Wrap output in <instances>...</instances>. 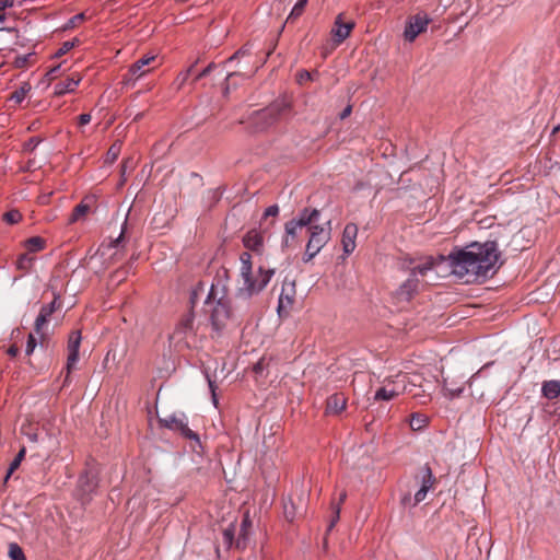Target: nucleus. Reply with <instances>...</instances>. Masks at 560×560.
Here are the masks:
<instances>
[{
	"label": "nucleus",
	"instance_id": "obj_46",
	"mask_svg": "<svg viewBox=\"0 0 560 560\" xmlns=\"http://www.w3.org/2000/svg\"><path fill=\"white\" fill-rule=\"evenodd\" d=\"M279 213V207L277 205L269 206L265 210V217H276Z\"/></svg>",
	"mask_w": 560,
	"mask_h": 560
},
{
	"label": "nucleus",
	"instance_id": "obj_42",
	"mask_svg": "<svg viewBox=\"0 0 560 560\" xmlns=\"http://www.w3.org/2000/svg\"><path fill=\"white\" fill-rule=\"evenodd\" d=\"M207 380H208V385H209V389L211 392V396H212V402L214 405V407L218 406V397H217V385L210 378V376L207 374Z\"/></svg>",
	"mask_w": 560,
	"mask_h": 560
},
{
	"label": "nucleus",
	"instance_id": "obj_39",
	"mask_svg": "<svg viewBox=\"0 0 560 560\" xmlns=\"http://www.w3.org/2000/svg\"><path fill=\"white\" fill-rule=\"evenodd\" d=\"M250 54V46L249 45H245L243 46L242 48H240L236 52H234V55H232L228 60L226 62L230 63L232 62L233 60L235 59H238V58H242V57H245L247 55Z\"/></svg>",
	"mask_w": 560,
	"mask_h": 560
},
{
	"label": "nucleus",
	"instance_id": "obj_3",
	"mask_svg": "<svg viewBox=\"0 0 560 560\" xmlns=\"http://www.w3.org/2000/svg\"><path fill=\"white\" fill-rule=\"evenodd\" d=\"M240 276L243 280V285L237 290V298L247 300L254 294L262 291L270 282L275 275L273 269H258L256 277L253 275L252 255L248 252H244L240 255Z\"/></svg>",
	"mask_w": 560,
	"mask_h": 560
},
{
	"label": "nucleus",
	"instance_id": "obj_55",
	"mask_svg": "<svg viewBox=\"0 0 560 560\" xmlns=\"http://www.w3.org/2000/svg\"><path fill=\"white\" fill-rule=\"evenodd\" d=\"M19 353V348L16 346H11L9 349H8V354L10 357H15L16 354Z\"/></svg>",
	"mask_w": 560,
	"mask_h": 560
},
{
	"label": "nucleus",
	"instance_id": "obj_51",
	"mask_svg": "<svg viewBox=\"0 0 560 560\" xmlns=\"http://www.w3.org/2000/svg\"><path fill=\"white\" fill-rule=\"evenodd\" d=\"M306 80H311V73L307 72V71L300 72L299 75H298V81L300 83H302V82H304Z\"/></svg>",
	"mask_w": 560,
	"mask_h": 560
},
{
	"label": "nucleus",
	"instance_id": "obj_44",
	"mask_svg": "<svg viewBox=\"0 0 560 560\" xmlns=\"http://www.w3.org/2000/svg\"><path fill=\"white\" fill-rule=\"evenodd\" d=\"M346 498H347V492L342 491L340 493V495H339L338 502L337 503H332V508H337V518H339L341 504L345 502Z\"/></svg>",
	"mask_w": 560,
	"mask_h": 560
},
{
	"label": "nucleus",
	"instance_id": "obj_13",
	"mask_svg": "<svg viewBox=\"0 0 560 560\" xmlns=\"http://www.w3.org/2000/svg\"><path fill=\"white\" fill-rule=\"evenodd\" d=\"M419 279L409 275L408 279L397 289L396 298L400 302H409L417 293Z\"/></svg>",
	"mask_w": 560,
	"mask_h": 560
},
{
	"label": "nucleus",
	"instance_id": "obj_7",
	"mask_svg": "<svg viewBox=\"0 0 560 560\" xmlns=\"http://www.w3.org/2000/svg\"><path fill=\"white\" fill-rule=\"evenodd\" d=\"M431 23L430 16L424 12H419L410 16L405 25L404 37L407 42L412 43L417 36L427 31Z\"/></svg>",
	"mask_w": 560,
	"mask_h": 560
},
{
	"label": "nucleus",
	"instance_id": "obj_12",
	"mask_svg": "<svg viewBox=\"0 0 560 560\" xmlns=\"http://www.w3.org/2000/svg\"><path fill=\"white\" fill-rule=\"evenodd\" d=\"M81 332L79 330L72 331L68 339V359L67 370L70 372L79 361V348L81 343Z\"/></svg>",
	"mask_w": 560,
	"mask_h": 560
},
{
	"label": "nucleus",
	"instance_id": "obj_22",
	"mask_svg": "<svg viewBox=\"0 0 560 560\" xmlns=\"http://www.w3.org/2000/svg\"><path fill=\"white\" fill-rule=\"evenodd\" d=\"M55 310L56 299L51 303L42 306L39 314L37 315L35 320L36 332H40L42 328L47 324L49 317L55 312Z\"/></svg>",
	"mask_w": 560,
	"mask_h": 560
},
{
	"label": "nucleus",
	"instance_id": "obj_16",
	"mask_svg": "<svg viewBox=\"0 0 560 560\" xmlns=\"http://www.w3.org/2000/svg\"><path fill=\"white\" fill-rule=\"evenodd\" d=\"M252 520L248 512H245L241 522V527L238 532V537L236 540V547L237 548H246L250 535H252Z\"/></svg>",
	"mask_w": 560,
	"mask_h": 560
},
{
	"label": "nucleus",
	"instance_id": "obj_11",
	"mask_svg": "<svg viewBox=\"0 0 560 560\" xmlns=\"http://www.w3.org/2000/svg\"><path fill=\"white\" fill-rule=\"evenodd\" d=\"M387 380L395 389V393H397V397L406 393L412 394L415 397L419 396L417 392H413L417 386L410 381L408 374L398 373L394 377H389Z\"/></svg>",
	"mask_w": 560,
	"mask_h": 560
},
{
	"label": "nucleus",
	"instance_id": "obj_27",
	"mask_svg": "<svg viewBox=\"0 0 560 560\" xmlns=\"http://www.w3.org/2000/svg\"><path fill=\"white\" fill-rule=\"evenodd\" d=\"M46 242L40 236H33L24 242L25 248L31 253H37L45 248Z\"/></svg>",
	"mask_w": 560,
	"mask_h": 560
},
{
	"label": "nucleus",
	"instance_id": "obj_31",
	"mask_svg": "<svg viewBox=\"0 0 560 560\" xmlns=\"http://www.w3.org/2000/svg\"><path fill=\"white\" fill-rule=\"evenodd\" d=\"M308 0H298L294 7L292 8L289 16L287 18V22H290L294 19L301 16L304 12V9L307 4Z\"/></svg>",
	"mask_w": 560,
	"mask_h": 560
},
{
	"label": "nucleus",
	"instance_id": "obj_19",
	"mask_svg": "<svg viewBox=\"0 0 560 560\" xmlns=\"http://www.w3.org/2000/svg\"><path fill=\"white\" fill-rule=\"evenodd\" d=\"M94 203L93 197H85L82 199V201L77 205L72 211V214L69 218V223L78 222L79 220L83 219L91 210L92 206Z\"/></svg>",
	"mask_w": 560,
	"mask_h": 560
},
{
	"label": "nucleus",
	"instance_id": "obj_61",
	"mask_svg": "<svg viewBox=\"0 0 560 560\" xmlns=\"http://www.w3.org/2000/svg\"><path fill=\"white\" fill-rule=\"evenodd\" d=\"M228 277V271L224 269L222 270V278H226Z\"/></svg>",
	"mask_w": 560,
	"mask_h": 560
},
{
	"label": "nucleus",
	"instance_id": "obj_35",
	"mask_svg": "<svg viewBox=\"0 0 560 560\" xmlns=\"http://www.w3.org/2000/svg\"><path fill=\"white\" fill-rule=\"evenodd\" d=\"M292 303L293 298L291 295L281 293L278 302V313L281 314V312L289 308Z\"/></svg>",
	"mask_w": 560,
	"mask_h": 560
},
{
	"label": "nucleus",
	"instance_id": "obj_54",
	"mask_svg": "<svg viewBox=\"0 0 560 560\" xmlns=\"http://www.w3.org/2000/svg\"><path fill=\"white\" fill-rule=\"evenodd\" d=\"M128 167H132V161L126 160L121 166V176H125V173L127 172Z\"/></svg>",
	"mask_w": 560,
	"mask_h": 560
},
{
	"label": "nucleus",
	"instance_id": "obj_64",
	"mask_svg": "<svg viewBox=\"0 0 560 560\" xmlns=\"http://www.w3.org/2000/svg\"><path fill=\"white\" fill-rule=\"evenodd\" d=\"M235 73H229L226 79H230L231 77H233Z\"/></svg>",
	"mask_w": 560,
	"mask_h": 560
},
{
	"label": "nucleus",
	"instance_id": "obj_6",
	"mask_svg": "<svg viewBox=\"0 0 560 560\" xmlns=\"http://www.w3.org/2000/svg\"><path fill=\"white\" fill-rule=\"evenodd\" d=\"M288 110L289 104L287 101H277L270 106L257 112L255 115V122L260 125V129H265L277 121V119Z\"/></svg>",
	"mask_w": 560,
	"mask_h": 560
},
{
	"label": "nucleus",
	"instance_id": "obj_10",
	"mask_svg": "<svg viewBox=\"0 0 560 560\" xmlns=\"http://www.w3.org/2000/svg\"><path fill=\"white\" fill-rule=\"evenodd\" d=\"M354 27V22H343L342 14L337 15L334 27L331 28V37L332 42L336 45H340L343 43L350 35L351 31Z\"/></svg>",
	"mask_w": 560,
	"mask_h": 560
},
{
	"label": "nucleus",
	"instance_id": "obj_34",
	"mask_svg": "<svg viewBox=\"0 0 560 560\" xmlns=\"http://www.w3.org/2000/svg\"><path fill=\"white\" fill-rule=\"evenodd\" d=\"M283 508H284V516H285V518L289 522L294 521V518L298 515V512H296L294 503L291 500H289V501L284 502Z\"/></svg>",
	"mask_w": 560,
	"mask_h": 560
},
{
	"label": "nucleus",
	"instance_id": "obj_32",
	"mask_svg": "<svg viewBox=\"0 0 560 560\" xmlns=\"http://www.w3.org/2000/svg\"><path fill=\"white\" fill-rule=\"evenodd\" d=\"M9 557L11 560H26L22 548L16 542L9 545Z\"/></svg>",
	"mask_w": 560,
	"mask_h": 560
},
{
	"label": "nucleus",
	"instance_id": "obj_29",
	"mask_svg": "<svg viewBox=\"0 0 560 560\" xmlns=\"http://www.w3.org/2000/svg\"><path fill=\"white\" fill-rule=\"evenodd\" d=\"M25 453H26L25 447H23L16 454V456L14 457V459L11 462V464L9 466L4 481H8L9 478L11 477V475L20 467V465L25 456Z\"/></svg>",
	"mask_w": 560,
	"mask_h": 560
},
{
	"label": "nucleus",
	"instance_id": "obj_15",
	"mask_svg": "<svg viewBox=\"0 0 560 560\" xmlns=\"http://www.w3.org/2000/svg\"><path fill=\"white\" fill-rule=\"evenodd\" d=\"M447 260L444 256L440 255L436 258L428 257L422 264L417 265L410 271L411 276L419 278V276L424 277L429 271L433 270L439 264Z\"/></svg>",
	"mask_w": 560,
	"mask_h": 560
},
{
	"label": "nucleus",
	"instance_id": "obj_57",
	"mask_svg": "<svg viewBox=\"0 0 560 560\" xmlns=\"http://www.w3.org/2000/svg\"><path fill=\"white\" fill-rule=\"evenodd\" d=\"M122 235H124V231H121V233L119 234V236H118L116 240H114V241L110 243V245H112L113 247H117V246H118V244H119V243L121 242V240H122Z\"/></svg>",
	"mask_w": 560,
	"mask_h": 560
},
{
	"label": "nucleus",
	"instance_id": "obj_53",
	"mask_svg": "<svg viewBox=\"0 0 560 560\" xmlns=\"http://www.w3.org/2000/svg\"><path fill=\"white\" fill-rule=\"evenodd\" d=\"M128 167H132V161L126 160L121 166V176H125V173L127 172Z\"/></svg>",
	"mask_w": 560,
	"mask_h": 560
},
{
	"label": "nucleus",
	"instance_id": "obj_5",
	"mask_svg": "<svg viewBox=\"0 0 560 560\" xmlns=\"http://www.w3.org/2000/svg\"><path fill=\"white\" fill-rule=\"evenodd\" d=\"M331 221L327 220L324 223L314 221L307 226L308 240L305 245V253L303 261L308 262L316 257L317 254L325 247L331 238Z\"/></svg>",
	"mask_w": 560,
	"mask_h": 560
},
{
	"label": "nucleus",
	"instance_id": "obj_28",
	"mask_svg": "<svg viewBox=\"0 0 560 560\" xmlns=\"http://www.w3.org/2000/svg\"><path fill=\"white\" fill-rule=\"evenodd\" d=\"M443 392L445 397H447L448 399H454L462 395V393L464 392V387L463 385L453 386V384H450L447 380H444Z\"/></svg>",
	"mask_w": 560,
	"mask_h": 560
},
{
	"label": "nucleus",
	"instance_id": "obj_58",
	"mask_svg": "<svg viewBox=\"0 0 560 560\" xmlns=\"http://www.w3.org/2000/svg\"><path fill=\"white\" fill-rule=\"evenodd\" d=\"M334 510H335V516H334V518L331 520V522H330V524L328 526V530H330L335 526L337 521L339 520V518H337V508H334Z\"/></svg>",
	"mask_w": 560,
	"mask_h": 560
},
{
	"label": "nucleus",
	"instance_id": "obj_14",
	"mask_svg": "<svg viewBox=\"0 0 560 560\" xmlns=\"http://www.w3.org/2000/svg\"><path fill=\"white\" fill-rule=\"evenodd\" d=\"M358 235V226L354 223H348L342 232L341 244L346 256L352 254L355 249V240Z\"/></svg>",
	"mask_w": 560,
	"mask_h": 560
},
{
	"label": "nucleus",
	"instance_id": "obj_60",
	"mask_svg": "<svg viewBox=\"0 0 560 560\" xmlns=\"http://www.w3.org/2000/svg\"><path fill=\"white\" fill-rule=\"evenodd\" d=\"M142 117H143V113H138V114L135 116L133 120H135V121H137V120L141 119Z\"/></svg>",
	"mask_w": 560,
	"mask_h": 560
},
{
	"label": "nucleus",
	"instance_id": "obj_1",
	"mask_svg": "<svg viewBox=\"0 0 560 560\" xmlns=\"http://www.w3.org/2000/svg\"><path fill=\"white\" fill-rule=\"evenodd\" d=\"M499 252L494 242L455 247L447 256L452 275L466 283L482 282L494 275Z\"/></svg>",
	"mask_w": 560,
	"mask_h": 560
},
{
	"label": "nucleus",
	"instance_id": "obj_4",
	"mask_svg": "<svg viewBox=\"0 0 560 560\" xmlns=\"http://www.w3.org/2000/svg\"><path fill=\"white\" fill-rule=\"evenodd\" d=\"M320 211L316 208H303L294 218L284 223V232L281 240L282 252L295 249L301 244L302 230L314 221H319Z\"/></svg>",
	"mask_w": 560,
	"mask_h": 560
},
{
	"label": "nucleus",
	"instance_id": "obj_25",
	"mask_svg": "<svg viewBox=\"0 0 560 560\" xmlns=\"http://www.w3.org/2000/svg\"><path fill=\"white\" fill-rule=\"evenodd\" d=\"M427 472H428V478L423 479V482H422L420 489L415 493V504L422 502L425 499L428 491L432 487L433 481H432L431 470L428 469Z\"/></svg>",
	"mask_w": 560,
	"mask_h": 560
},
{
	"label": "nucleus",
	"instance_id": "obj_21",
	"mask_svg": "<svg viewBox=\"0 0 560 560\" xmlns=\"http://www.w3.org/2000/svg\"><path fill=\"white\" fill-rule=\"evenodd\" d=\"M346 405L347 399L342 394L331 395L326 402V413L338 415L346 408Z\"/></svg>",
	"mask_w": 560,
	"mask_h": 560
},
{
	"label": "nucleus",
	"instance_id": "obj_24",
	"mask_svg": "<svg viewBox=\"0 0 560 560\" xmlns=\"http://www.w3.org/2000/svg\"><path fill=\"white\" fill-rule=\"evenodd\" d=\"M541 394L545 398L552 400L560 396V381H546L541 385Z\"/></svg>",
	"mask_w": 560,
	"mask_h": 560
},
{
	"label": "nucleus",
	"instance_id": "obj_18",
	"mask_svg": "<svg viewBox=\"0 0 560 560\" xmlns=\"http://www.w3.org/2000/svg\"><path fill=\"white\" fill-rule=\"evenodd\" d=\"M155 59V56H145L140 59H138L136 62H133L128 71L129 78L126 79V81L130 80H138L141 77H143L148 70H144V67L148 66L151 61Z\"/></svg>",
	"mask_w": 560,
	"mask_h": 560
},
{
	"label": "nucleus",
	"instance_id": "obj_23",
	"mask_svg": "<svg viewBox=\"0 0 560 560\" xmlns=\"http://www.w3.org/2000/svg\"><path fill=\"white\" fill-rule=\"evenodd\" d=\"M396 397L397 393H395V389L393 388L387 378L383 382V385L374 394L375 401H389Z\"/></svg>",
	"mask_w": 560,
	"mask_h": 560
},
{
	"label": "nucleus",
	"instance_id": "obj_2",
	"mask_svg": "<svg viewBox=\"0 0 560 560\" xmlns=\"http://www.w3.org/2000/svg\"><path fill=\"white\" fill-rule=\"evenodd\" d=\"M203 312L209 316L212 328L215 331L219 332L226 326L231 316V310L228 289L221 276L210 287L205 301Z\"/></svg>",
	"mask_w": 560,
	"mask_h": 560
},
{
	"label": "nucleus",
	"instance_id": "obj_50",
	"mask_svg": "<svg viewBox=\"0 0 560 560\" xmlns=\"http://www.w3.org/2000/svg\"><path fill=\"white\" fill-rule=\"evenodd\" d=\"M214 65L213 63H210L208 67H206L196 78V80H199L206 75H208L211 70L213 69Z\"/></svg>",
	"mask_w": 560,
	"mask_h": 560
},
{
	"label": "nucleus",
	"instance_id": "obj_9",
	"mask_svg": "<svg viewBox=\"0 0 560 560\" xmlns=\"http://www.w3.org/2000/svg\"><path fill=\"white\" fill-rule=\"evenodd\" d=\"M194 337V316L188 315L177 325L172 335V339L176 345L190 348L192 346Z\"/></svg>",
	"mask_w": 560,
	"mask_h": 560
},
{
	"label": "nucleus",
	"instance_id": "obj_20",
	"mask_svg": "<svg viewBox=\"0 0 560 560\" xmlns=\"http://www.w3.org/2000/svg\"><path fill=\"white\" fill-rule=\"evenodd\" d=\"M243 244L247 249L259 253L262 249L264 237L256 230H252L244 235Z\"/></svg>",
	"mask_w": 560,
	"mask_h": 560
},
{
	"label": "nucleus",
	"instance_id": "obj_17",
	"mask_svg": "<svg viewBox=\"0 0 560 560\" xmlns=\"http://www.w3.org/2000/svg\"><path fill=\"white\" fill-rule=\"evenodd\" d=\"M81 80L82 78L80 75H73L56 83L54 86V94L56 96H62L68 93H73L79 86Z\"/></svg>",
	"mask_w": 560,
	"mask_h": 560
},
{
	"label": "nucleus",
	"instance_id": "obj_63",
	"mask_svg": "<svg viewBox=\"0 0 560 560\" xmlns=\"http://www.w3.org/2000/svg\"><path fill=\"white\" fill-rule=\"evenodd\" d=\"M5 21V16L3 14H0V22H4Z\"/></svg>",
	"mask_w": 560,
	"mask_h": 560
},
{
	"label": "nucleus",
	"instance_id": "obj_38",
	"mask_svg": "<svg viewBox=\"0 0 560 560\" xmlns=\"http://www.w3.org/2000/svg\"><path fill=\"white\" fill-rule=\"evenodd\" d=\"M425 419L422 415L413 413L410 418V427L412 430H419L423 427Z\"/></svg>",
	"mask_w": 560,
	"mask_h": 560
},
{
	"label": "nucleus",
	"instance_id": "obj_62",
	"mask_svg": "<svg viewBox=\"0 0 560 560\" xmlns=\"http://www.w3.org/2000/svg\"><path fill=\"white\" fill-rule=\"evenodd\" d=\"M30 439H31L32 441H36V440H37V436H36V434H33V435H30Z\"/></svg>",
	"mask_w": 560,
	"mask_h": 560
},
{
	"label": "nucleus",
	"instance_id": "obj_48",
	"mask_svg": "<svg viewBox=\"0 0 560 560\" xmlns=\"http://www.w3.org/2000/svg\"><path fill=\"white\" fill-rule=\"evenodd\" d=\"M61 68V65H58L54 68H51L47 73H46V77L48 78V80H54L57 78L58 73H59V70Z\"/></svg>",
	"mask_w": 560,
	"mask_h": 560
},
{
	"label": "nucleus",
	"instance_id": "obj_41",
	"mask_svg": "<svg viewBox=\"0 0 560 560\" xmlns=\"http://www.w3.org/2000/svg\"><path fill=\"white\" fill-rule=\"evenodd\" d=\"M75 43L74 42H65L61 47L58 49V51L56 52V57H60L65 54H67L69 50H71L73 47H74Z\"/></svg>",
	"mask_w": 560,
	"mask_h": 560
},
{
	"label": "nucleus",
	"instance_id": "obj_26",
	"mask_svg": "<svg viewBox=\"0 0 560 560\" xmlns=\"http://www.w3.org/2000/svg\"><path fill=\"white\" fill-rule=\"evenodd\" d=\"M78 486L80 491L85 494L92 492L96 485L94 478L89 472H85L79 477Z\"/></svg>",
	"mask_w": 560,
	"mask_h": 560
},
{
	"label": "nucleus",
	"instance_id": "obj_37",
	"mask_svg": "<svg viewBox=\"0 0 560 560\" xmlns=\"http://www.w3.org/2000/svg\"><path fill=\"white\" fill-rule=\"evenodd\" d=\"M33 264V258L27 254H22L16 260V267L21 270H27Z\"/></svg>",
	"mask_w": 560,
	"mask_h": 560
},
{
	"label": "nucleus",
	"instance_id": "obj_33",
	"mask_svg": "<svg viewBox=\"0 0 560 560\" xmlns=\"http://www.w3.org/2000/svg\"><path fill=\"white\" fill-rule=\"evenodd\" d=\"M121 145L122 144L120 141H116L115 143L112 144V147L107 151V155H106L107 162L113 163L117 160V158L121 151Z\"/></svg>",
	"mask_w": 560,
	"mask_h": 560
},
{
	"label": "nucleus",
	"instance_id": "obj_49",
	"mask_svg": "<svg viewBox=\"0 0 560 560\" xmlns=\"http://www.w3.org/2000/svg\"><path fill=\"white\" fill-rule=\"evenodd\" d=\"M91 121V115L90 114H81L79 116V125L84 126L88 125Z\"/></svg>",
	"mask_w": 560,
	"mask_h": 560
},
{
	"label": "nucleus",
	"instance_id": "obj_43",
	"mask_svg": "<svg viewBox=\"0 0 560 560\" xmlns=\"http://www.w3.org/2000/svg\"><path fill=\"white\" fill-rule=\"evenodd\" d=\"M85 20V14L84 13H78L75 14L74 16H72L68 24H67V27H74L78 23L82 22Z\"/></svg>",
	"mask_w": 560,
	"mask_h": 560
},
{
	"label": "nucleus",
	"instance_id": "obj_52",
	"mask_svg": "<svg viewBox=\"0 0 560 560\" xmlns=\"http://www.w3.org/2000/svg\"><path fill=\"white\" fill-rule=\"evenodd\" d=\"M233 535H234L233 529H231V528H226V529L224 530V538H225V540H226L228 542H230V544H231V542H232V540H233Z\"/></svg>",
	"mask_w": 560,
	"mask_h": 560
},
{
	"label": "nucleus",
	"instance_id": "obj_36",
	"mask_svg": "<svg viewBox=\"0 0 560 560\" xmlns=\"http://www.w3.org/2000/svg\"><path fill=\"white\" fill-rule=\"evenodd\" d=\"M22 219V214L18 210H10L3 214V220L8 224H15L20 222Z\"/></svg>",
	"mask_w": 560,
	"mask_h": 560
},
{
	"label": "nucleus",
	"instance_id": "obj_40",
	"mask_svg": "<svg viewBox=\"0 0 560 560\" xmlns=\"http://www.w3.org/2000/svg\"><path fill=\"white\" fill-rule=\"evenodd\" d=\"M35 348H36V339L33 334H30L27 337L25 353L27 355H31L34 352Z\"/></svg>",
	"mask_w": 560,
	"mask_h": 560
},
{
	"label": "nucleus",
	"instance_id": "obj_59",
	"mask_svg": "<svg viewBox=\"0 0 560 560\" xmlns=\"http://www.w3.org/2000/svg\"><path fill=\"white\" fill-rule=\"evenodd\" d=\"M11 5H12V2H10L9 0H5V1L1 2V7L2 8H7V7H11Z\"/></svg>",
	"mask_w": 560,
	"mask_h": 560
},
{
	"label": "nucleus",
	"instance_id": "obj_47",
	"mask_svg": "<svg viewBox=\"0 0 560 560\" xmlns=\"http://www.w3.org/2000/svg\"><path fill=\"white\" fill-rule=\"evenodd\" d=\"M32 55H23V56H19L15 58V66L19 67V68H22L26 65L28 58L31 57Z\"/></svg>",
	"mask_w": 560,
	"mask_h": 560
},
{
	"label": "nucleus",
	"instance_id": "obj_45",
	"mask_svg": "<svg viewBox=\"0 0 560 560\" xmlns=\"http://www.w3.org/2000/svg\"><path fill=\"white\" fill-rule=\"evenodd\" d=\"M192 70V67L188 68L185 72L180 73L178 77H177V82H178V85L182 86L186 80L188 79L190 72Z\"/></svg>",
	"mask_w": 560,
	"mask_h": 560
},
{
	"label": "nucleus",
	"instance_id": "obj_8",
	"mask_svg": "<svg viewBox=\"0 0 560 560\" xmlns=\"http://www.w3.org/2000/svg\"><path fill=\"white\" fill-rule=\"evenodd\" d=\"M160 423L170 430L179 432L186 439L199 441L198 434L189 429L187 419L184 415H170L160 419Z\"/></svg>",
	"mask_w": 560,
	"mask_h": 560
},
{
	"label": "nucleus",
	"instance_id": "obj_56",
	"mask_svg": "<svg viewBox=\"0 0 560 560\" xmlns=\"http://www.w3.org/2000/svg\"><path fill=\"white\" fill-rule=\"evenodd\" d=\"M351 114V106H347L340 114V118L345 119Z\"/></svg>",
	"mask_w": 560,
	"mask_h": 560
},
{
	"label": "nucleus",
	"instance_id": "obj_30",
	"mask_svg": "<svg viewBox=\"0 0 560 560\" xmlns=\"http://www.w3.org/2000/svg\"><path fill=\"white\" fill-rule=\"evenodd\" d=\"M30 91H31V85H30V83L25 82L18 90H15L12 93L11 100H13L15 103H21L25 100V97Z\"/></svg>",
	"mask_w": 560,
	"mask_h": 560
}]
</instances>
